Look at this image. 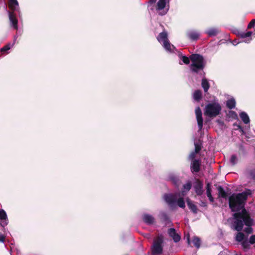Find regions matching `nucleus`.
Listing matches in <instances>:
<instances>
[{"mask_svg": "<svg viewBox=\"0 0 255 255\" xmlns=\"http://www.w3.org/2000/svg\"><path fill=\"white\" fill-rule=\"evenodd\" d=\"M233 229L238 232L243 230L244 225L247 226L244 231L251 234L253 233V229L252 226L254 225V220L251 218L249 212L247 210L243 211V213H235L233 215Z\"/></svg>", "mask_w": 255, "mask_h": 255, "instance_id": "f257e3e1", "label": "nucleus"}, {"mask_svg": "<svg viewBox=\"0 0 255 255\" xmlns=\"http://www.w3.org/2000/svg\"><path fill=\"white\" fill-rule=\"evenodd\" d=\"M240 116L243 122L246 124H247L250 123V119L248 115V114L245 112H242L240 114Z\"/></svg>", "mask_w": 255, "mask_h": 255, "instance_id": "4be33fe9", "label": "nucleus"}, {"mask_svg": "<svg viewBox=\"0 0 255 255\" xmlns=\"http://www.w3.org/2000/svg\"><path fill=\"white\" fill-rule=\"evenodd\" d=\"M206 189H207V196L209 198L210 201L211 203H213L214 201V199L212 195V189H211V185L210 183H208L206 185Z\"/></svg>", "mask_w": 255, "mask_h": 255, "instance_id": "f3484780", "label": "nucleus"}, {"mask_svg": "<svg viewBox=\"0 0 255 255\" xmlns=\"http://www.w3.org/2000/svg\"><path fill=\"white\" fill-rule=\"evenodd\" d=\"M7 4L9 8L12 10H16L18 7V1H8Z\"/></svg>", "mask_w": 255, "mask_h": 255, "instance_id": "a211bd4d", "label": "nucleus"}, {"mask_svg": "<svg viewBox=\"0 0 255 255\" xmlns=\"http://www.w3.org/2000/svg\"><path fill=\"white\" fill-rule=\"evenodd\" d=\"M200 205L202 206V207H207V204L206 203V202L205 201H201V204H200Z\"/></svg>", "mask_w": 255, "mask_h": 255, "instance_id": "37998d69", "label": "nucleus"}, {"mask_svg": "<svg viewBox=\"0 0 255 255\" xmlns=\"http://www.w3.org/2000/svg\"><path fill=\"white\" fill-rule=\"evenodd\" d=\"M201 85L202 88L204 89V91L205 92H207L209 88H210V84L207 79L205 78L202 79V82H201Z\"/></svg>", "mask_w": 255, "mask_h": 255, "instance_id": "6ab92c4d", "label": "nucleus"}, {"mask_svg": "<svg viewBox=\"0 0 255 255\" xmlns=\"http://www.w3.org/2000/svg\"><path fill=\"white\" fill-rule=\"evenodd\" d=\"M238 128L241 129H242V127L240 125H237Z\"/></svg>", "mask_w": 255, "mask_h": 255, "instance_id": "de8ad7c7", "label": "nucleus"}, {"mask_svg": "<svg viewBox=\"0 0 255 255\" xmlns=\"http://www.w3.org/2000/svg\"><path fill=\"white\" fill-rule=\"evenodd\" d=\"M249 242L252 245L255 243V235H252L250 237Z\"/></svg>", "mask_w": 255, "mask_h": 255, "instance_id": "ea45409f", "label": "nucleus"}, {"mask_svg": "<svg viewBox=\"0 0 255 255\" xmlns=\"http://www.w3.org/2000/svg\"><path fill=\"white\" fill-rule=\"evenodd\" d=\"M156 1H152V0H151V1H149V2L150 3V4H152L153 2H155Z\"/></svg>", "mask_w": 255, "mask_h": 255, "instance_id": "09e8293b", "label": "nucleus"}, {"mask_svg": "<svg viewBox=\"0 0 255 255\" xmlns=\"http://www.w3.org/2000/svg\"><path fill=\"white\" fill-rule=\"evenodd\" d=\"M167 233L170 237L172 238L175 243L179 242L181 240V236L176 232V230L173 228H169Z\"/></svg>", "mask_w": 255, "mask_h": 255, "instance_id": "6e6552de", "label": "nucleus"}, {"mask_svg": "<svg viewBox=\"0 0 255 255\" xmlns=\"http://www.w3.org/2000/svg\"><path fill=\"white\" fill-rule=\"evenodd\" d=\"M226 106L229 109L231 110L235 108L236 106L235 100L234 98L230 99L227 101Z\"/></svg>", "mask_w": 255, "mask_h": 255, "instance_id": "393cba45", "label": "nucleus"}, {"mask_svg": "<svg viewBox=\"0 0 255 255\" xmlns=\"http://www.w3.org/2000/svg\"><path fill=\"white\" fill-rule=\"evenodd\" d=\"M238 161V159L237 155L235 154L232 155L230 159V162L232 166H235L236 164H237Z\"/></svg>", "mask_w": 255, "mask_h": 255, "instance_id": "c756f323", "label": "nucleus"}, {"mask_svg": "<svg viewBox=\"0 0 255 255\" xmlns=\"http://www.w3.org/2000/svg\"><path fill=\"white\" fill-rule=\"evenodd\" d=\"M255 25V19H252L248 24V29H251Z\"/></svg>", "mask_w": 255, "mask_h": 255, "instance_id": "58836bf2", "label": "nucleus"}, {"mask_svg": "<svg viewBox=\"0 0 255 255\" xmlns=\"http://www.w3.org/2000/svg\"><path fill=\"white\" fill-rule=\"evenodd\" d=\"M166 1H158L157 3L156 9L157 10H162L166 6Z\"/></svg>", "mask_w": 255, "mask_h": 255, "instance_id": "c85d7f7f", "label": "nucleus"}, {"mask_svg": "<svg viewBox=\"0 0 255 255\" xmlns=\"http://www.w3.org/2000/svg\"><path fill=\"white\" fill-rule=\"evenodd\" d=\"M247 152L244 146L241 144L239 147V154L240 155H246Z\"/></svg>", "mask_w": 255, "mask_h": 255, "instance_id": "2f4dec72", "label": "nucleus"}, {"mask_svg": "<svg viewBox=\"0 0 255 255\" xmlns=\"http://www.w3.org/2000/svg\"><path fill=\"white\" fill-rule=\"evenodd\" d=\"M143 222L147 225H152L155 223V218L151 215L148 214H144L142 216Z\"/></svg>", "mask_w": 255, "mask_h": 255, "instance_id": "9b49d317", "label": "nucleus"}, {"mask_svg": "<svg viewBox=\"0 0 255 255\" xmlns=\"http://www.w3.org/2000/svg\"><path fill=\"white\" fill-rule=\"evenodd\" d=\"M220 31L218 28H211L208 30L206 33L209 36H216Z\"/></svg>", "mask_w": 255, "mask_h": 255, "instance_id": "412c9836", "label": "nucleus"}, {"mask_svg": "<svg viewBox=\"0 0 255 255\" xmlns=\"http://www.w3.org/2000/svg\"><path fill=\"white\" fill-rule=\"evenodd\" d=\"M160 218L162 221L165 222L166 224L171 222L168 215L166 213L163 212L161 213Z\"/></svg>", "mask_w": 255, "mask_h": 255, "instance_id": "b1692460", "label": "nucleus"}, {"mask_svg": "<svg viewBox=\"0 0 255 255\" xmlns=\"http://www.w3.org/2000/svg\"><path fill=\"white\" fill-rule=\"evenodd\" d=\"M202 97V93L200 90H197L195 91L193 94V98L194 99L197 101L199 102Z\"/></svg>", "mask_w": 255, "mask_h": 255, "instance_id": "aec40b11", "label": "nucleus"}, {"mask_svg": "<svg viewBox=\"0 0 255 255\" xmlns=\"http://www.w3.org/2000/svg\"><path fill=\"white\" fill-rule=\"evenodd\" d=\"M187 242L189 245H190V236L188 235L187 236Z\"/></svg>", "mask_w": 255, "mask_h": 255, "instance_id": "c03bdc74", "label": "nucleus"}, {"mask_svg": "<svg viewBox=\"0 0 255 255\" xmlns=\"http://www.w3.org/2000/svg\"><path fill=\"white\" fill-rule=\"evenodd\" d=\"M10 44H7L0 49V52L2 53L8 50L9 49H10Z\"/></svg>", "mask_w": 255, "mask_h": 255, "instance_id": "e433bc0d", "label": "nucleus"}, {"mask_svg": "<svg viewBox=\"0 0 255 255\" xmlns=\"http://www.w3.org/2000/svg\"><path fill=\"white\" fill-rule=\"evenodd\" d=\"M0 220L1 221L0 225L2 227L7 225V217L6 212L3 209H0Z\"/></svg>", "mask_w": 255, "mask_h": 255, "instance_id": "f8f14e48", "label": "nucleus"}, {"mask_svg": "<svg viewBox=\"0 0 255 255\" xmlns=\"http://www.w3.org/2000/svg\"><path fill=\"white\" fill-rule=\"evenodd\" d=\"M242 242V246L244 249H249L250 247V245L249 244V242L247 241L246 238L244 240H243Z\"/></svg>", "mask_w": 255, "mask_h": 255, "instance_id": "72a5a7b5", "label": "nucleus"}, {"mask_svg": "<svg viewBox=\"0 0 255 255\" xmlns=\"http://www.w3.org/2000/svg\"><path fill=\"white\" fill-rule=\"evenodd\" d=\"M219 192V197L223 198H226L228 196L227 193L224 190L221 186H219L217 188Z\"/></svg>", "mask_w": 255, "mask_h": 255, "instance_id": "5701e85b", "label": "nucleus"}, {"mask_svg": "<svg viewBox=\"0 0 255 255\" xmlns=\"http://www.w3.org/2000/svg\"><path fill=\"white\" fill-rule=\"evenodd\" d=\"M195 114L199 130H201L203 126V120L202 111L199 107L196 108Z\"/></svg>", "mask_w": 255, "mask_h": 255, "instance_id": "0eeeda50", "label": "nucleus"}, {"mask_svg": "<svg viewBox=\"0 0 255 255\" xmlns=\"http://www.w3.org/2000/svg\"><path fill=\"white\" fill-rule=\"evenodd\" d=\"M201 161L199 159H194L191 164V170L192 172H199L200 170Z\"/></svg>", "mask_w": 255, "mask_h": 255, "instance_id": "9d476101", "label": "nucleus"}, {"mask_svg": "<svg viewBox=\"0 0 255 255\" xmlns=\"http://www.w3.org/2000/svg\"><path fill=\"white\" fill-rule=\"evenodd\" d=\"M173 180L175 182V184H177V180L175 179V178H173Z\"/></svg>", "mask_w": 255, "mask_h": 255, "instance_id": "49530a36", "label": "nucleus"}, {"mask_svg": "<svg viewBox=\"0 0 255 255\" xmlns=\"http://www.w3.org/2000/svg\"><path fill=\"white\" fill-rule=\"evenodd\" d=\"M9 19L13 28L17 29L18 28L17 20L13 12L9 11Z\"/></svg>", "mask_w": 255, "mask_h": 255, "instance_id": "ddd939ff", "label": "nucleus"}, {"mask_svg": "<svg viewBox=\"0 0 255 255\" xmlns=\"http://www.w3.org/2000/svg\"><path fill=\"white\" fill-rule=\"evenodd\" d=\"M190 59L188 57L186 56H183L182 57V61L185 64H189L190 63Z\"/></svg>", "mask_w": 255, "mask_h": 255, "instance_id": "4c0bfd02", "label": "nucleus"}, {"mask_svg": "<svg viewBox=\"0 0 255 255\" xmlns=\"http://www.w3.org/2000/svg\"><path fill=\"white\" fill-rule=\"evenodd\" d=\"M164 237L162 235H158L154 239L152 246V253L153 255H160L163 252Z\"/></svg>", "mask_w": 255, "mask_h": 255, "instance_id": "39448f33", "label": "nucleus"}, {"mask_svg": "<svg viewBox=\"0 0 255 255\" xmlns=\"http://www.w3.org/2000/svg\"><path fill=\"white\" fill-rule=\"evenodd\" d=\"M195 152L198 153L202 149V143L200 142H195Z\"/></svg>", "mask_w": 255, "mask_h": 255, "instance_id": "473e14b6", "label": "nucleus"}, {"mask_svg": "<svg viewBox=\"0 0 255 255\" xmlns=\"http://www.w3.org/2000/svg\"><path fill=\"white\" fill-rule=\"evenodd\" d=\"M197 153H195V152H192L190 153V154L189 155V158L191 160H192V161L193 160L195 159V156H196V154H197Z\"/></svg>", "mask_w": 255, "mask_h": 255, "instance_id": "a19ab883", "label": "nucleus"}, {"mask_svg": "<svg viewBox=\"0 0 255 255\" xmlns=\"http://www.w3.org/2000/svg\"><path fill=\"white\" fill-rule=\"evenodd\" d=\"M190 58L192 61L190 65L191 70L196 73H198L200 70L203 71L205 66L203 57L198 54H192Z\"/></svg>", "mask_w": 255, "mask_h": 255, "instance_id": "7ed1b4c3", "label": "nucleus"}, {"mask_svg": "<svg viewBox=\"0 0 255 255\" xmlns=\"http://www.w3.org/2000/svg\"><path fill=\"white\" fill-rule=\"evenodd\" d=\"M157 39L159 42H161V41L163 42L164 41L168 40L167 32L164 30L162 32H160L157 37Z\"/></svg>", "mask_w": 255, "mask_h": 255, "instance_id": "dca6fc26", "label": "nucleus"}, {"mask_svg": "<svg viewBox=\"0 0 255 255\" xmlns=\"http://www.w3.org/2000/svg\"><path fill=\"white\" fill-rule=\"evenodd\" d=\"M187 204L189 209L194 214L198 212V208L196 205L189 198L186 200Z\"/></svg>", "mask_w": 255, "mask_h": 255, "instance_id": "2eb2a0df", "label": "nucleus"}, {"mask_svg": "<svg viewBox=\"0 0 255 255\" xmlns=\"http://www.w3.org/2000/svg\"><path fill=\"white\" fill-rule=\"evenodd\" d=\"M192 187V184L190 182H188L186 184H184L183 185V188L185 190H186L187 191H189Z\"/></svg>", "mask_w": 255, "mask_h": 255, "instance_id": "c9c22d12", "label": "nucleus"}, {"mask_svg": "<svg viewBox=\"0 0 255 255\" xmlns=\"http://www.w3.org/2000/svg\"><path fill=\"white\" fill-rule=\"evenodd\" d=\"M192 243L194 246L197 249H199L200 247L201 240L199 238L197 237H194L192 240Z\"/></svg>", "mask_w": 255, "mask_h": 255, "instance_id": "cd10ccee", "label": "nucleus"}, {"mask_svg": "<svg viewBox=\"0 0 255 255\" xmlns=\"http://www.w3.org/2000/svg\"><path fill=\"white\" fill-rule=\"evenodd\" d=\"M165 200L167 203L172 204L177 202L178 206L184 209L185 207V204L183 198L180 197L177 200V195L176 194H169L165 197Z\"/></svg>", "mask_w": 255, "mask_h": 255, "instance_id": "423d86ee", "label": "nucleus"}, {"mask_svg": "<svg viewBox=\"0 0 255 255\" xmlns=\"http://www.w3.org/2000/svg\"><path fill=\"white\" fill-rule=\"evenodd\" d=\"M163 46H164V48L169 51H171V46L174 47L173 45H171L169 41V40L164 41L163 42Z\"/></svg>", "mask_w": 255, "mask_h": 255, "instance_id": "7c9ffc66", "label": "nucleus"}, {"mask_svg": "<svg viewBox=\"0 0 255 255\" xmlns=\"http://www.w3.org/2000/svg\"><path fill=\"white\" fill-rule=\"evenodd\" d=\"M252 192L250 189H247L244 192L234 193L229 198V206L231 211L236 213H243L247 210L245 207L249 195Z\"/></svg>", "mask_w": 255, "mask_h": 255, "instance_id": "f03ea898", "label": "nucleus"}, {"mask_svg": "<svg viewBox=\"0 0 255 255\" xmlns=\"http://www.w3.org/2000/svg\"><path fill=\"white\" fill-rule=\"evenodd\" d=\"M221 110L222 107L218 102H211L206 105L204 115L211 118H215L220 114Z\"/></svg>", "mask_w": 255, "mask_h": 255, "instance_id": "20e7f679", "label": "nucleus"}, {"mask_svg": "<svg viewBox=\"0 0 255 255\" xmlns=\"http://www.w3.org/2000/svg\"><path fill=\"white\" fill-rule=\"evenodd\" d=\"M217 123H219V124H223V123H223V122L221 121V120H218L217 121Z\"/></svg>", "mask_w": 255, "mask_h": 255, "instance_id": "a18cd8bd", "label": "nucleus"}, {"mask_svg": "<svg viewBox=\"0 0 255 255\" xmlns=\"http://www.w3.org/2000/svg\"><path fill=\"white\" fill-rule=\"evenodd\" d=\"M228 115L230 117H231L234 119H237L238 118V115L237 113L233 111H229Z\"/></svg>", "mask_w": 255, "mask_h": 255, "instance_id": "f704fd0d", "label": "nucleus"}, {"mask_svg": "<svg viewBox=\"0 0 255 255\" xmlns=\"http://www.w3.org/2000/svg\"><path fill=\"white\" fill-rule=\"evenodd\" d=\"M5 241V236L0 233V243H4Z\"/></svg>", "mask_w": 255, "mask_h": 255, "instance_id": "79ce46f5", "label": "nucleus"}, {"mask_svg": "<svg viewBox=\"0 0 255 255\" xmlns=\"http://www.w3.org/2000/svg\"><path fill=\"white\" fill-rule=\"evenodd\" d=\"M252 34L253 32L252 31H241L238 33L239 36L243 38L251 37Z\"/></svg>", "mask_w": 255, "mask_h": 255, "instance_id": "bb28decb", "label": "nucleus"}, {"mask_svg": "<svg viewBox=\"0 0 255 255\" xmlns=\"http://www.w3.org/2000/svg\"><path fill=\"white\" fill-rule=\"evenodd\" d=\"M187 36L191 40L195 41L199 39L200 34L196 31H190L187 33Z\"/></svg>", "mask_w": 255, "mask_h": 255, "instance_id": "4468645a", "label": "nucleus"}, {"mask_svg": "<svg viewBox=\"0 0 255 255\" xmlns=\"http://www.w3.org/2000/svg\"><path fill=\"white\" fill-rule=\"evenodd\" d=\"M203 75H204L205 74V73L204 71H203Z\"/></svg>", "mask_w": 255, "mask_h": 255, "instance_id": "8fccbe9b", "label": "nucleus"}, {"mask_svg": "<svg viewBox=\"0 0 255 255\" xmlns=\"http://www.w3.org/2000/svg\"><path fill=\"white\" fill-rule=\"evenodd\" d=\"M245 235L241 231L238 232L236 236V240L238 242H241L246 239Z\"/></svg>", "mask_w": 255, "mask_h": 255, "instance_id": "a878e982", "label": "nucleus"}, {"mask_svg": "<svg viewBox=\"0 0 255 255\" xmlns=\"http://www.w3.org/2000/svg\"><path fill=\"white\" fill-rule=\"evenodd\" d=\"M195 191L197 195L201 196L203 194V182L199 179H197L196 184L194 186Z\"/></svg>", "mask_w": 255, "mask_h": 255, "instance_id": "1a4fd4ad", "label": "nucleus"}]
</instances>
